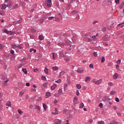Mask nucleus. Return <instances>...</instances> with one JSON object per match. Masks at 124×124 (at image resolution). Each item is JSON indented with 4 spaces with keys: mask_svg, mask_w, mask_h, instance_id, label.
<instances>
[{
    "mask_svg": "<svg viewBox=\"0 0 124 124\" xmlns=\"http://www.w3.org/2000/svg\"><path fill=\"white\" fill-rule=\"evenodd\" d=\"M2 31L5 33H7V34H9V31H7V30L5 28L2 29Z\"/></svg>",
    "mask_w": 124,
    "mask_h": 124,
    "instance_id": "obj_4",
    "label": "nucleus"
},
{
    "mask_svg": "<svg viewBox=\"0 0 124 124\" xmlns=\"http://www.w3.org/2000/svg\"><path fill=\"white\" fill-rule=\"evenodd\" d=\"M105 62V57L103 56L102 57L101 62Z\"/></svg>",
    "mask_w": 124,
    "mask_h": 124,
    "instance_id": "obj_28",
    "label": "nucleus"
},
{
    "mask_svg": "<svg viewBox=\"0 0 124 124\" xmlns=\"http://www.w3.org/2000/svg\"><path fill=\"white\" fill-rule=\"evenodd\" d=\"M118 77H119V75L117 73H115L113 76V79H115V80H116V79H117Z\"/></svg>",
    "mask_w": 124,
    "mask_h": 124,
    "instance_id": "obj_9",
    "label": "nucleus"
},
{
    "mask_svg": "<svg viewBox=\"0 0 124 124\" xmlns=\"http://www.w3.org/2000/svg\"><path fill=\"white\" fill-rule=\"evenodd\" d=\"M77 71L78 73H83V72H84V71L80 68L78 69Z\"/></svg>",
    "mask_w": 124,
    "mask_h": 124,
    "instance_id": "obj_7",
    "label": "nucleus"
},
{
    "mask_svg": "<svg viewBox=\"0 0 124 124\" xmlns=\"http://www.w3.org/2000/svg\"><path fill=\"white\" fill-rule=\"evenodd\" d=\"M54 104L55 105H57V104H58V100H54Z\"/></svg>",
    "mask_w": 124,
    "mask_h": 124,
    "instance_id": "obj_44",
    "label": "nucleus"
},
{
    "mask_svg": "<svg viewBox=\"0 0 124 124\" xmlns=\"http://www.w3.org/2000/svg\"><path fill=\"white\" fill-rule=\"evenodd\" d=\"M42 80H43L44 81H46V77L42 76Z\"/></svg>",
    "mask_w": 124,
    "mask_h": 124,
    "instance_id": "obj_33",
    "label": "nucleus"
},
{
    "mask_svg": "<svg viewBox=\"0 0 124 124\" xmlns=\"http://www.w3.org/2000/svg\"><path fill=\"white\" fill-rule=\"evenodd\" d=\"M98 124H104V121H99L98 122Z\"/></svg>",
    "mask_w": 124,
    "mask_h": 124,
    "instance_id": "obj_35",
    "label": "nucleus"
},
{
    "mask_svg": "<svg viewBox=\"0 0 124 124\" xmlns=\"http://www.w3.org/2000/svg\"><path fill=\"white\" fill-rule=\"evenodd\" d=\"M115 2L116 4H119L120 3V0H115Z\"/></svg>",
    "mask_w": 124,
    "mask_h": 124,
    "instance_id": "obj_38",
    "label": "nucleus"
},
{
    "mask_svg": "<svg viewBox=\"0 0 124 124\" xmlns=\"http://www.w3.org/2000/svg\"><path fill=\"white\" fill-rule=\"evenodd\" d=\"M54 96H55V97H59L60 94H59V93H55L54 94Z\"/></svg>",
    "mask_w": 124,
    "mask_h": 124,
    "instance_id": "obj_43",
    "label": "nucleus"
},
{
    "mask_svg": "<svg viewBox=\"0 0 124 124\" xmlns=\"http://www.w3.org/2000/svg\"><path fill=\"white\" fill-rule=\"evenodd\" d=\"M78 102V97L77 96H75L74 99V103L75 104H77Z\"/></svg>",
    "mask_w": 124,
    "mask_h": 124,
    "instance_id": "obj_3",
    "label": "nucleus"
},
{
    "mask_svg": "<svg viewBox=\"0 0 124 124\" xmlns=\"http://www.w3.org/2000/svg\"><path fill=\"white\" fill-rule=\"evenodd\" d=\"M50 45H51V42H47L46 43V46H50Z\"/></svg>",
    "mask_w": 124,
    "mask_h": 124,
    "instance_id": "obj_51",
    "label": "nucleus"
},
{
    "mask_svg": "<svg viewBox=\"0 0 124 124\" xmlns=\"http://www.w3.org/2000/svg\"><path fill=\"white\" fill-rule=\"evenodd\" d=\"M52 58H53V59H56V57H55V53L52 52Z\"/></svg>",
    "mask_w": 124,
    "mask_h": 124,
    "instance_id": "obj_50",
    "label": "nucleus"
},
{
    "mask_svg": "<svg viewBox=\"0 0 124 124\" xmlns=\"http://www.w3.org/2000/svg\"><path fill=\"white\" fill-rule=\"evenodd\" d=\"M38 38L40 40H43L44 39V37H43L42 35H40L38 36Z\"/></svg>",
    "mask_w": 124,
    "mask_h": 124,
    "instance_id": "obj_10",
    "label": "nucleus"
},
{
    "mask_svg": "<svg viewBox=\"0 0 124 124\" xmlns=\"http://www.w3.org/2000/svg\"><path fill=\"white\" fill-rule=\"evenodd\" d=\"M84 106V103H80V104L79 105V108H82Z\"/></svg>",
    "mask_w": 124,
    "mask_h": 124,
    "instance_id": "obj_17",
    "label": "nucleus"
},
{
    "mask_svg": "<svg viewBox=\"0 0 124 124\" xmlns=\"http://www.w3.org/2000/svg\"><path fill=\"white\" fill-rule=\"evenodd\" d=\"M124 2L123 1V2H122V3L120 4V7H119V8H120V9H122V8H123V7H124Z\"/></svg>",
    "mask_w": 124,
    "mask_h": 124,
    "instance_id": "obj_15",
    "label": "nucleus"
},
{
    "mask_svg": "<svg viewBox=\"0 0 124 124\" xmlns=\"http://www.w3.org/2000/svg\"><path fill=\"white\" fill-rule=\"evenodd\" d=\"M22 71L25 73V74H28V71H27V69L23 68Z\"/></svg>",
    "mask_w": 124,
    "mask_h": 124,
    "instance_id": "obj_14",
    "label": "nucleus"
},
{
    "mask_svg": "<svg viewBox=\"0 0 124 124\" xmlns=\"http://www.w3.org/2000/svg\"><path fill=\"white\" fill-rule=\"evenodd\" d=\"M116 67V69H117V70H120V66L118 64H117Z\"/></svg>",
    "mask_w": 124,
    "mask_h": 124,
    "instance_id": "obj_45",
    "label": "nucleus"
},
{
    "mask_svg": "<svg viewBox=\"0 0 124 124\" xmlns=\"http://www.w3.org/2000/svg\"><path fill=\"white\" fill-rule=\"evenodd\" d=\"M44 22V19L42 18L40 19V24H43V22Z\"/></svg>",
    "mask_w": 124,
    "mask_h": 124,
    "instance_id": "obj_29",
    "label": "nucleus"
},
{
    "mask_svg": "<svg viewBox=\"0 0 124 124\" xmlns=\"http://www.w3.org/2000/svg\"><path fill=\"white\" fill-rule=\"evenodd\" d=\"M46 2L47 3H52V0H47Z\"/></svg>",
    "mask_w": 124,
    "mask_h": 124,
    "instance_id": "obj_55",
    "label": "nucleus"
},
{
    "mask_svg": "<svg viewBox=\"0 0 124 124\" xmlns=\"http://www.w3.org/2000/svg\"><path fill=\"white\" fill-rule=\"evenodd\" d=\"M66 44V43L65 42H60L58 44L59 46H60L61 47H63L64 45Z\"/></svg>",
    "mask_w": 124,
    "mask_h": 124,
    "instance_id": "obj_1",
    "label": "nucleus"
},
{
    "mask_svg": "<svg viewBox=\"0 0 124 124\" xmlns=\"http://www.w3.org/2000/svg\"><path fill=\"white\" fill-rule=\"evenodd\" d=\"M115 101H116V102H119V101H120V99H119V98L116 97Z\"/></svg>",
    "mask_w": 124,
    "mask_h": 124,
    "instance_id": "obj_57",
    "label": "nucleus"
},
{
    "mask_svg": "<svg viewBox=\"0 0 124 124\" xmlns=\"http://www.w3.org/2000/svg\"><path fill=\"white\" fill-rule=\"evenodd\" d=\"M58 112H52V115H58Z\"/></svg>",
    "mask_w": 124,
    "mask_h": 124,
    "instance_id": "obj_62",
    "label": "nucleus"
},
{
    "mask_svg": "<svg viewBox=\"0 0 124 124\" xmlns=\"http://www.w3.org/2000/svg\"><path fill=\"white\" fill-rule=\"evenodd\" d=\"M93 56H94V57H97V52H94L93 53Z\"/></svg>",
    "mask_w": 124,
    "mask_h": 124,
    "instance_id": "obj_32",
    "label": "nucleus"
},
{
    "mask_svg": "<svg viewBox=\"0 0 124 124\" xmlns=\"http://www.w3.org/2000/svg\"><path fill=\"white\" fill-rule=\"evenodd\" d=\"M5 14V12L2 10H0V15H2V16H4Z\"/></svg>",
    "mask_w": 124,
    "mask_h": 124,
    "instance_id": "obj_12",
    "label": "nucleus"
},
{
    "mask_svg": "<svg viewBox=\"0 0 124 124\" xmlns=\"http://www.w3.org/2000/svg\"><path fill=\"white\" fill-rule=\"evenodd\" d=\"M24 93H25V92H24V91H21V92L19 93V96H22V95H24Z\"/></svg>",
    "mask_w": 124,
    "mask_h": 124,
    "instance_id": "obj_24",
    "label": "nucleus"
},
{
    "mask_svg": "<svg viewBox=\"0 0 124 124\" xmlns=\"http://www.w3.org/2000/svg\"><path fill=\"white\" fill-rule=\"evenodd\" d=\"M35 108L36 109H37L38 110H39V111H40V107H39V106L36 105Z\"/></svg>",
    "mask_w": 124,
    "mask_h": 124,
    "instance_id": "obj_34",
    "label": "nucleus"
},
{
    "mask_svg": "<svg viewBox=\"0 0 124 124\" xmlns=\"http://www.w3.org/2000/svg\"><path fill=\"white\" fill-rule=\"evenodd\" d=\"M16 8H18V4H16L13 6V9H16Z\"/></svg>",
    "mask_w": 124,
    "mask_h": 124,
    "instance_id": "obj_26",
    "label": "nucleus"
},
{
    "mask_svg": "<svg viewBox=\"0 0 124 124\" xmlns=\"http://www.w3.org/2000/svg\"><path fill=\"white\" fill-rule=\"evenodd\" d=\"M108 86H114V84L112 82H108Z\"/></svg>",
    "mask_w": 124,
    "mask_h": 124,
    "instance_id": "obj_30",
    "label": "nucleus"
},
{
    "mask_svg": "<svg viewBox=\"0 0 124 124\" xmlns=\"http://www.w3.org/2000/svg\"><path fill=\"white\" fill-rule=\"evenodd\" d=\"M44 71H45V73H46V74H48V68H47L46 67H45Z\"/></svg>",
    "mask_w": 124,
    "mask_h": 124,
    "instance_id": "obj_19",
    "label": "nucleus"
},
{
    "mask_svg": "<svg viewBox=\"0 0 124 124\" xmlns=\"http://www.w3.org/2000/svg\"><path fill=\"white\" fill-rule=\"evenodd\" d=\"M98 20H95L93 22V25H94V24H96L97 23H98Z\"/></svg>",
    "mask_w": 124,
    "mask_h": 124,
    "instance_id": "obj_56",
    "label": "nucleus"
},
{
    "mask_svg": "<svg viewBox=\"0 0 124 124\" xmlns=\"http://www.w3.org/2000/svg\"><path fill=\"white\" fill-rule=\"evenodd\" d=\"M108 2L110 4H112V0H108Z\"/></svg>",
    "mask_w": 124,
    "mask_h": 124,
    "instance_id": "obj_58",
    "label": "nucleus"
},
{
    "mask_svg": "<svg viewBox=\"0 0 124 124\" xmlns=\"http://www.w3.org/2000/svg\"><path fill=\"white\" fill-rule=\"evenodd\" d=\"M58 93L60 94H61V93H62V89H59L58 91Z\"/></svg>",
    "mask_w": 124,
    "mask_h": 124,
    "instance_id": "obj_40",
    "label": "nucleus"
},
{
    "mask_svg": "<svg viewBox=\"0 0 124 124\" xmlns=\"http://www.w3.org/2000/svg\"><path fill=\"white\" fill-rule=\"evenodd\" d=\"M55 18L54 16H49L48 17V20H53V19Z\"/></svg>",
    "mask_w": 124,
    "mask_h": 124,
    "instance_id": "obj_36",
    "label": "nucleus"
},
{
    "mask_svg": "<svg viewBox=\"0 0 124 124\" xmlns=\"http://www.w3.org/2000/svg\"><path fill=\"white\" fill-rule=\"evenodd\" d=\"M6 6L4 4H2L1 6V9H2V10H4V9H6Z\"/></svg>",
    "mask_w": 124,
    "mask_h": 124,
    "instance_id": "obj_18",
    "label": "nucleus"
},
{
    "mask_svg": "<svg viewBox=\"0 0 124 124\" xmlns=\"http://www.w3.org/2000/svg\"><path fill=\"white\" fill-rule=\"evenodd\" d=\"M68 87V85L67 83L65 84L64 86V91H66V90H67Z\"/></svg>",
    "mask_w": 124,
    "mask_h": 124,
    "instance_id": "obj_13",
    "label": "nucleus"
},
{
    "mask_svg": "<svg viewBox=\"0 0 124 124\" xmlns=\"http://www.w3.org/2000/svg\"><path fill=\"white\" fill-rule=\"evenodd\" d=\"M20 23H22V21H21L20 20H19L16 22V24H20Z\"/></svg>",
    "mask_w": 124,
    "mask_h": 124,
    "instance_id": "obj_53",
    "label": "nucleus"
},
{
    "mask_svg": "<svg viewBox=\"0 0 124 124\" xmlns=\"http://www.w3.org/2000/svg\"><path fill=\"white\" fill-rule=\"evenodd\" d=\"M38 70H39V69L36 68V69H34L33 71H34V72H37V71H38Z\"/></svg>",
    "mask_w": 124,
    "mask_h": 124,
    "instance_id": "obj_46",
    "label": "nucleus"
},
{
    "mask_svg": "<svg viewBox=\"0 0 124 124\" xmlns=\"http://www.w3.org/2000/svg\"><path fill=\"white\" fill-rule=\"evenodd\" d=\"M72 13H75V14H77V13H78V12L77 11V10H74L72 11Z\"/></svg>",
    "mask_w": 124,
    "mask_h": 124,
    "instance_id": "obj_42",
    "label": "nucleus"
},
{
    "mask_svg": "<svg viewBox=\"0 0 124 124\" xmlns=\"http://www.w3.org/2000/svg\"><path fill=\"white\" fill-rule=\"evenodd\" d=\"M11 54H12V55H13V54H14V50H12L11 51Z\"/></svg>",
    "mask_w": 124,
    "mask_h": 124,
    "instance_id": "obj_64",
    "label": "nucleus"
},
{
    "mask_svg": "<svg viewBox=\"0 0 124 124\" xmlns=\"http://www.w3.org/2000/svg\"><path fill=\"white\" fill-rule=\"evenodd\" d=\"M6 106H11V102L8 101L6 104Z\"/></svg>",
    "mask_w": 124,
    "mask_h": 124,
    "instance_id": "obj_21",
    "label": "nucleus"
},
{
    "mask_svg": "<svg viewBox=\"0 0 124 124\" xmlns=\"http://www.w3.org/2000/svg\"><path fill=\"white\" fill-rule=\"evenodd\" d=\"M65 73V72H64V71L61 72L60 73V76H62V75H63V74H64Z\"/></svg>",
    "mask_w": 124,
    "mask_h": 124,
    "instance_id": "obj_27",
    "label": "nucleus"
},
{
    "mask_svg": "<svg viewBox=\"0 0 124 124\" xmlns=\"http://www.w3.org/2000/svg\"><path fill=\"white\" fill-rule=\"evenodd\" d=\"M100 108H103V104L102 103H100L99 105Z\"/></svg>",
    "mask_w": 124,
    "mask_h": 124,
    "instance_id": "obj_31",
    "label": "nucleus"
},
{
    "mask_svg": "<svg viewBox=\"0 0 124 124\" xmlns=\"http://www.w3.org/2000/svg\"><path fill=\"white\" fill-rule=\"evenodd\" d=\"M57 88V85L56 84H54L51 87V90L52 91H54L56 88Z\"/></svg>",
    "mask_w": 124,
    "mask_h": 124,
    "instance_id": "obj_5",
    "label": "nucleus"
},
{
    "mask_svg": "<svg viewBox=\"0 0 124 124\" xmlns=\"http://www.w3.org/2000/svg\"><path fill=\"white\" fill-rule=\"evenodd\" d=\"M16 48L18 49H22V46L20 45L16 46Z\"/></svg>",
    "mask_w": 124,
    "mask_h": 124,
    "instance_id": "obj_54",
    "label": "nucleus"
},
{
    "mask_svg": "<svg viewBox=\"0 0 124 124\" xmlns=\"http://www.w3.org/2000/svg\"><path fill=\"white\" fill-rule=\"evenodd\" d=\"M62 82V79H59L55 81V83H61Z\"/></svg>",
    "mask_w": 124,
    "mask_h": 124,
    "instance_id": "obj_41",
    "label": "nucleus"
},
{
    "mask_svg": "<svg viewBox=\"0 0 124 124\" xmlns=\"http://www.w3.org/2000/svg\"><path fill=\"white\" fill-rule=\"evenodd\" d=\"M18 112L19 113V114H20V115H22V114H23V112H22V110L18 109Z\"/></svg>",
    "mask_w": 124,
    "mask_h": 124,
    "instance_id": "obj_48",
    "label": "nucleus"
},
{
    "mask_svg": "<svg viewBox=\"0 0 124 124\" xmlns=\"http://www.w3.org/2000/svg\"><path fill=\"white\" fill-rule=\"evenodd\" d=\"M43 107L44 109V110H46L47 109V106L45 103H43Z\"/></svg>",
    "mask_w": 124,
    "mask_h": 124,
    "instance_id": "obj_16",
    "label": "nucleus"
},
{
    "mask_svg": "<svg viewBox=\"0 0 124 124\" xmlns=\"http://www.w3.org/2000/svg\"><path fill=\"white\" fill-rule=\"evenodd\" d=\"M79 90H77V95L78 96L79 95Z\"/></svg>",
    "mask_w": 124,
    "mask_h": 124,
    "instance_id": "obj_63",
    "label": "nucleus"
},
{
    "mask_svg": "<svg viewBox=\"0 0 124 124\" xmlns=\"http://www.w3.org/2000/svg\"><path fill=\"white\" fill-rule=\"evenodd\" d=\"M101 83H102V79H99L95 81V84L96 85H99V84H101Z\"/></svg>",
    "mask_w": 124,
    "mask_h": 124,
    "instance_id": "obj_2",
    "label": "nucleus"
},
{
    "mask_svg": "<svg viewBox=\"0 0 124 124\" xmlns=\"http://www.w3.org/2000/svg\"><path fill=\"white\" fill-rule=\"evenodd\" d=\"M52 70H54V71H57V70H59V68L57 66H53L52 67Z\"/></svg>",
    "mask_w": 124,
    "mask_h": 124,
    "instance_id": "obj_8",
    "label": "nucleus"
},
{
    "mask_svg": "<svg viewBox=\"0 0 124 124\" xmlns=\"http://www.w3.org/2000/svg\"><path fill=\"white\" fill-rule=\"evenodd\" d=\"M90 80H91V77H86L85 78V82H86V83H88V82H90Z\"/></svg>",
    "mask_w": 124,
    "mask_h": 124,
    "instance_id": "obj_6",
    "label": "nucleus"
},
{
    "mask_svg": "<svg viewBox=\"0 0 124 124\" xmlns=\"http://www.w3.org/2000/svg\"><path fill=\"white\" fill-rule=\"evenodd\" d=\"M62 124V120H59L57 122H55V124Z\"/></svg>",
    "mask_w": 124,
    "mask_h": 124,
    "instance_id": "obj_23",
    "label": "nucleus"
},
{
    "mask_svg": "<svg viewBox=\"0 0 124 124\" xmlns=\"http://www.w3.org/2000/svg\"><path fill=\"white\" fill-rule=\"evenodd\" d=\"M3 49V45L2 44H0V50H2Z\"/></svg>",
    "mask_w": 124,
    "mask_h": 124,
    "instance_id": "obj_37",
    "label": "nucleus"
},
{
    "mask_svg": "<svg viewBox=\"0 0 124 124\" xmlns=\"http://www.w3.org/2000/svg\"><path fill=\"white\" fill-rule=\"evenodd\" d=\"M46 6L47 7H51L52 5L51 4H50L47 3H46Z\"/></svg>",
    "mask_w": 124,
    "mask_h": 124,
    "instance_id": "obj_52",
    "label": "nucleus"
},
{
    "mask_svg": "<svg viewBox=\"0 0 124 124\" xmlns=\"http://www.w3.org/2000/svg\"><path fill=\"white\" fill-rule=\"evenodd\" d=\"M31 39H34V36H33V35H31L30 36Z\"/></svg>",
    "mask_w": 124,
    "mask_h": 124,
    "instance_id": "obj_47",
    "label": "nucleus"
},
{
    "mask_svg": "<svg viewBox=\"0 0 124 124\" xmlns=\"http://www.w3.org/2000/svg\"><path fill=\"white\" fill-rule=\"evenodd\" d=\"M43 86L45 88H47V83H44Z\"/></svg>",
    "mask_w": 124,
    "mask_h": 124,
    "instance_id": "obj_59",
    "label": "nucleus"
},
{
    "mask_svg": "<svg viewBox=\"0 0 124 124\" xmlns=\"http://www.w3.org/2000/svg\"><path fill=\"white\" fill-rule=\"evenodd\" d=\"M64 36L66 37V36H70V35H69V34H68L67 33H65L64 34Z\"/></svg>",
    "mask_w": 124,
    "mask_h": 124,
    "instance_id": "obj_39",
    "label": "nucleus"
},
{
    "mask_svg": "<svg viewBox=\"0 0 124 124\" xmlns=\"http://www.w3.org/2000/svg\"><path fill=\"white\" fill-rule=\"evenodd\" d=\"M9 81V79H7L6 80L4 81V83H5V84H7Z\"/></svg>",
    "mask_w": 124,
    "mask_h": 124,
    "instance_id": "obj_49",
    "label": "nucleus"
},
{
    "mask_svg": "<svg viewBox=\"0 0 124 124\" xmlns=\"http://www.w3.org/2000/svg\"><path fill=\"white\" fill-rule=\"evenodd\" d=\"M117 63H118V64L121 63V60H118L117 61Z\"/></svg>",
    "mask_w": 124,
    "mask_h": 124,
    "instance_id": "obj_61",
    "label": "nucleus"
},
{
    "mask_svg": "<svg viewBox=\"0 0 124 124\" xmlns=\"http://www.w3.org/2000/svg\"><path fill=\"white\" fill-rule=\"evenodd\" d=\"M116 91H111L110 93L111 95H114V94H116Z\"/></svg>",
    "mask_w": 124,
    "mask_h": 124,
    "instance_id": "obj_22",
    "label": "nucleus"
},
{
    "mask_svg": "<svg viewBox=\"0 0 124 124\" xmlns=\"http://www.w3.org/2000/svg\"><path fill=\"white\" fill-rule=\"evenodd\" d=\"M46 96L47 97L51 96V93L49 92H47L46 94Z\"/></svg>",
    "mask_w": 124,
    "mask_h": 124,
    "instance_id": "obj_11",
    "label": "nucleus"
},
{
    "mask_svg": "<svg viewBox=\"0 0 124 124\" xmlns=\"http://www.w3.org/2000/svg\"><path fill=\"white\" fill-rule=\"evenodd\" d=\"M76 87L77 89H81V88H82V86H81V84H78L76 85Z\"/></svg>",
    "mask_w": 124,
    "mask_h": 124,
    "instance_id": "obj_20",
    "label": "nucleus"
},
{
    "mask_svg": "<svg viewBox=\"0 0 124 124\" xmlns=\"http://www.w3.org/2000/svg\"><path fill=\"white\" fill-rule=\"evenodd\" d=\"M90 67L91 68H93V64H90Z\"/></svg>",
    "mask_w": 124,
    "mask_h": 124,
    "instance_id": "obj_60",
    "label": "nucleus"
},
{
    "mask_svg": "<svg viewBox=\"0 0 124 124\" xmlns=\"http://www.w3.org/2000/svg\"><path fill=\"white\" fill-rule=\"evenodd\" d=\"M12 47L13 48V49H16V48H17V45L15 44H13L12 45Z\"/></svg>",
    "mask_w": 124,
    "mask_h": 124,
    "instance_id": "obj_25",
    "label": "nucleus"
}]
</instances>
